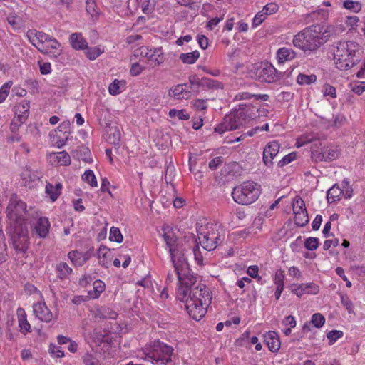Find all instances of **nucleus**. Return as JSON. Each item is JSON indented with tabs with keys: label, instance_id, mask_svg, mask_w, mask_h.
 <instances>
[{
	"label": "nucleus",
	"instance_id": "nucleus-32",
	"mask_svg": "<svg viewBox=\"0 0 365 365\" xmlns=\"http://www.w3.org/2000/svg\"><path fill=\"white\" fill-rule=\"evenodd\" d=\"M105 290V284L101 280H96L93 282V293L89 292L91 298H98Z\"/></svg>",
	"mask_w": 365,
	"mask_h": 365
},
{
	"label": "nucleus",
	"instance_id": "nucleus-27",
	"mask_svg": "<svg viewBox=\"0 0 365 365\" xmlns=\"http://www.w3.org/2000/svg\"><path fill=\"white\" fill-rule=\"evenodd\" d=\"M344 193V190L337 185H334L327 191V199L329 203H333L340 200V196Z\"/></svg>",
	"mask_w": 365,
	"mask_h": 365
},
{
	"label": "nucleus",
	"instance_id": "nucleus-31",
	"mask_svg": "<svg viewBox=\"0 0 365 365\" xmlns=\"http://www.w3.org/2000/svg\"><path fill=\"white\" fill-rule=\"evenodd\" d=\"M202 86H205L210 89L223 88V84L221 82L206 77L202 78Z\"/></svg>",
	"mask_w": 365,
	"mask_h": 365
},
{
	"label": "nucleus",
	"instance_id": "nucleus-35",
	"mask_svg": "<svg viewBox=\"0 0 365 365\" xmlns=\"http://www.w3.org/2000/svg\"><path fill=\"white\" fill-rule=\"evenodd\" d=\"M322 150L325 156V161L333 160L337 158L339 155V150L335 147L326 148Z\"/></svg>",
	"mask_w": 365,
	"mask_h": 365
},
{
	"label": "nucleus",
	"instance_id": "nucleus-22",
	"mask_svg": "<svg viewBox=\"0 0 365 365\" xmlns=\"http://www.w3.org/2000/svg\"><path fill=\"white\" fill-rule=\"evenodd\" d=\"M70 43L71 46L76 50H81L87 48V42L81 34H72L70 36Z\"/></svg>",
	"mask_w": 365,
	"mask_h": 365
},
{
	"label": "nucleus",
	"instance_id": "nucleus-8",
	"mask_svg": "<svg viewBox=\"0 0 365 365\" xmlns=\"http://www.w3.org/2000/svg\"><path fill=\"white\" fill-rule=\"evenodd\" d=\"M256 108L252 106L240 105L230 114L225 115V123H230V128L237 130L245 125L256 117Z\"/></svg>",
	"mask_w": 365,
	"mask_h": 365
},
{
	"label": "nucleus",
	"instance_id": "nucleus-23",
	"mask_svg": "<svg viewBox=\"0 0 365 365\" xmlns=\"http://www.w3.org/2000/svg\"><path fill=\"white\" fill-rule=\"evenodd\" d=\"M99 264L104 267H108L111 259V252L109 249L105 246H101L98 250Z\"/></svg>",
	"mask_w": 365,
	"mask_h": 365
},
{
	"label": "nucleus",
	"instance_id": "nucleus-57",
	"mask_svg": "<svg viewBox=\"0 0 365 365\" xmlns=\"http://www.w3.org/2000/svg\"><path fill=\"white\" fill-rule=\"evenodd\" d=\"M267 14L263 13V9L260 11H259L255 16L254 17L252 20V26L254 27L259 26L266 19Z\"/></svg>",
	"mask_w": 365,
	"mask_h": 365
},
{
	"label": "nucleus",
	"instance_id": "nucleus-1",
	"mask_svg": "<svg viewBox=\"0 0 365 365\" xmlns=\"http://www.w3.org/2000/svg\"><path fill=\"white\" fill-rule=\"evenodd\" d=\"M176 274L179 284L178 299L185 302L186 309L192 319L200 320L212 299L209 289L205 284H197V278L190 273V268L186 272H178Z\"/></svg>",
	"mask_w": 365,
	"mask_h": 365
},
{
	"label": "nucleus",
	"instance_id": "nucleus-29",
	"mask_svg": "<svg viewBox=\"0 0 365 365\" xmlns=\"http://www.w3.org/2000/svg\"><path fill=\"white\" fill-rule=\"evenodd\" d=\"M68 257L75 266H83L86 263L83 259V253L77 250L69 252Z\"/></svg>",
	"mask_w": 365,
	"mask_h": 365
},
{
	"label": "nucleus",
	"instance_id": "nucleus-4",
	"mask_svg": "<svg viewBox=\"0 0 365 365\" xmlns=\"http://www.w3.org/2000/svg\"><path fill=\"white\" fill-rule=\"evenodd\" d=\"M332 52L336 66L339 70H347L355 66L360 60L359 46L354 41H341L332 46Z\"/></svg>",
	"mask_w": 365,
	"mask_h": 365
},
{
	"label": "nucleus",
	"instance_id": "nucleus-11",
	"mask_svg": "<svg viewBox=\"0 0 365 365\" xmlns=\"http://www.w3.org/2000/svg\"><path fill=\"white\" fill-rule=\"evenodd\" d=\"M46 39H44L43 48L40 51L42 53L47 54L50 57L56 58L62 53L61 43L54 38L47 34Z\"/></svg>",
	"mask_w": 365,
	"mask_h": 365
},
{
	"label": "nucleus",
	"instance_id": "nucleus-59",
	"mask_svg": "<svg viewBox=\"0 0 365 365\" xmlns=\"http://www.w3.org/2000/svg\"><path fill=\"white\" fill-rule=\"evenodd\" d=\"M341 302L349 313L353 312V304L347 295H341Z\"/></svg>",
	"mask_w": 365,
	"mask_h": 365
},
{
	"label": "nucleus",
	"instance_id": "nucleus-14",
	"mask_svg": "<svg viewBox=\"0 0 365 365\" xmlns=\"http://www.w3.org/2000/svg\"><path fill=\"white\" fill-rule=\"evenodd\" d=\"M192 91V86H189L188 83L178 84L170 89L169 95L177 99L188 98Z\"/></svg>",
	"mask_w": 365,
	"mask_h": 365
},
{
	"label": "nucleus",
	"instance_id": "nucleus-42",
	"mask_svg": "<svg viewBox=\"0 0 365 365\" xmlns=\"http://www.w3.org/2000/svg\"><path fill=\"white\" fill-rule=\"evenodd\" d=\"M325 322V318L319 313L314 314L311 319V323L317 328L322 327Z\"/></svg>",
	"mask_w": 365,
	"mask_h": 365
},
{
	"label": "nucleus",
	"instance_id": "nucleus-40",
	"mask_svg": "<svg viewBox=\"0 0 365 365\" xmlns=\"http://www.w3.org/2000/svg\"><path fill=\"white\" fill-rule=\"evenodd\" d=\"M109 239L110 240L115 241L116 242H121L123 241V235L119 228L115 227H112L110 228Z\"/></svg>",
	"mask_w": 365,
	"mask_h": 365
},
{
	"label": "nucleus",
	"instance_id": "nucleus-47",
	"mask_svg": "<svg viewBox=\"0 0 365 365\" xmlns=\"http://www.w3.org/2000/svg\"><path fill=\"white\" fill-rule=\"evenodd\" d=\"M262 9L263 13L269 16L275 14L279 9V6L275 2H271L266 4Z\"/></svg>",
	"mask_w": 365,
	"mask_h": 365
},
{
	"label": "nucleus",
	"instance_id": "nucleus-37",
	"mask_svg": "<svg viewBox=\"0 0 365 365\" xmlns=\"http://www.w3.org/2000/svg\"><path fill=\"white\" fill-rule=\"evenodd\" d=\"M86 10L91 17L97 16L98 14V8L94 0H86Z\"/></svg>",
	"mask_w": 365,
	"mask_h": 365
},
{
	"label": "nucleus",
	"instance_id": "nucleus-45",
	"mask_svg": "<svg viewBox=\"0 0 365 365\" xmlns=\"http://www.w3.org/2000/svg\"><path fill=\"white\" fill-rule=\"evenodd\" d=\"M189 86H192L193 91H197L200 86H202V78L200 79L196 75L189 77Z\"/></svg>",
	"mask_w": 365,
	"mask_h": 365
},
{
	"label": "nucleus",
	"instance_id": "nucleus-2",
	"mask_svg": "<svg viewBox=\"0 0 365 365\" xmlns=\"http://www.w3.org/2000/svg\"><path fill=\"white\" fill-rule=\"evenodd\" d=\"M26 215V204L16 196L11 197L7 207V217L10 220L7 232L14 249L23 257L29 245Z\"/></svg>",
	"mask_w": 365,
	"mask_h": 365
},
{
	"label": "nucleus",
	"instance_id": "nucleus-19",
	"mask_svg": "<svg viewBox=\"0 0 365 365\" xmlns=\"http://www.w3.org/2000/svg\"><path fill=\"white\" fill-rule=\"evenodd\" d=\"M50 228V222L47 217H41L38 218L34 227V230L36 235L41 238H44L48 234Z\"/></svg>",
	"mask_w": 365,
	"mask_h": 365
},
{
	"label": "nucleus",
	"instance_id": "nucleus-6",
	"mask_svg": "<svg viewBox=\"0 0 365 365\" xmlns=\"http://www.w3.org/2000/svg\"><path fill=\"white\" fill-rule=\"evenodd\" d=\"M197 237L202 248L207 251L214 250L222 242L219 226L216 224L207 223L197 227Z\"/></svg>",
	"mask_w": 365,
	"mask_h": 365
},
{
	"label": "nucleus",
	"instance_id": "nucleus-61",
	"mask_svg": "<svg viewBox=\"0 0 365 365\" xmlns=\"http://www.w3.org/2000/svg\"><path fill=\"white\" fill-rule=\"evenodd\" d=\"M224 158L222 156H218L215 158H213L210 163H209V168L210 169L214 170L217 168V167L221 165L223 163Z\"/></svg>",
	"mask_w": 365,
	"mask_h": 365
},
{
	"label": "nucleus",
	"instance_id": "nucleus-53",
	"mask_svg": "<svg viewBox=\"0 0 365 365\" xmlns=\"http://www.w3.org/2000/svg\"><path fill=\"white\" fill-rule=\"evenodd\" d=\"M101 51L100 48H98L97 47L88 48L86 53V56L90 60H95L96 58H98L101 55Z\"/></svg>",
	"mask_w": 365,
	"mask_h": 365
},
{
	"label": "nucleus",
	"instance_id": "nucleus-54",
	"mask_svg": "<svg viewBox=\"0 0 365 365\" xmlns=\"http://www.w3.org/2000/svg\"><path fill=\"white\" fill-rule=\"evenodd\" d=\"M284 272L282 269H278L274 275V284L276 287H284Z\"/></svg>",
	"mask_w": 365,
	"mask_h": 365
},
{
	"label": "nucleus",
	"instance_id": "nucleus-20",
	"mask_svg": "<svg viewBox=\"0 0 365 365\" xmlns=\"http://www.w3.org/2000/svg\"><path fill=\"white\" fill-rule=\"evenodd\" d=\"M296 56L295 51L287 47L280 48L277 51V58L279 63L293 60Z\"/></svg>",
	"mask_w": 365,
	"mask_h": 365
},
{
	"label": "nucleus",
	"instance_id": "nucleus-33",
	"mask_svg": "<svg viewBox=\"0 0 365 365\" xmlns=\"http://www.w3.org/2000/svg\"><path fill=\"white\" fill-rule=\"evenodd\" d=\"M294 215V222L297 226L304 227L308 223L309 217L307 210Z\"/></svg>",
	"mask_w": 365,
	"mask_h": 365
},
{
	"label": "nucleus",
	"instance_id": "nucleus-46",
	"mask_svg": "<svg viewBox=\"0 0 365 365\" xmlns=\"http://www.w3.org/2000/svg\"><path fill=\"white\" fill-rule=\"evenodd\" d=\"M83 361L85 365H99L98 359L90 353H86L83 356Z\"/></svg>",
	"mask_w": 365,
	"mask_h": 365
},
{
	"label": "nucleus",
	"instance_id": "nucleus-50",
	"mask_svg": "<svg viewBox=\"0 0 365 365\" xmlns=\"http://www.w3.org/2000/svg\"><path fill=\"white\" fill-rule=\"evenodd\" d=\"M150 53V49L147 46H141L134 51V56L136 57L146 58L148 60Z\"/></svg>",
	"mask_w": 365,
	"mask_h": 365
},
{
	"label": "nucleus",
	"instance_id": "nucleus-5",
	"mask_svg": "<svg viewBox=\"0 0 365 365\" xmlns=\"http://www.w3.org/2000/svg\"><path fill=\"white\" fill-rule=\"evenodd\" d=\"M173 348L158 340L143 349L142 358L153 364L173 365Z\"/></svg>",
	"mask_w": 365,
	"mask_h": 365
},
{
	"label": "nucleus",
	"instance_id": "nucleus-34",
	"mask_svg": "<svg viewBox=\"0 0 365 365\" xmlns=\"http://www.w3.org/2000/svg\"><path fill=\"white\" fill-rule=\"evenodd\" d=\"M317 81V76L314 74L305 75L300 73L297 76V83L300 85H310Z\"/></svg>",
	"mask_w": 365,
	"mask_h": 365
},
{
	"label": "nucleus",
	"instance_id": "nucleus-56",
	"mask_svg": "<svg viewBox=\"0 0 365 365\" xmlns=\"http://www.w3.org/2000/svg\"><path fill=\"white\" fill-rule=\"evenodd\" d=\"M351 90L357 95H361L365 91V81L356 82L351 85Z\"/></svg>",
	"mask_w": 365,
	"mask_h": 365
},
{
	"label": "nucleus",
	"instance_id": "nucleus-64",
	"mask_svg": "<svg viewBox=\"0 0 365 365\" xmlns=\"http://www.w3.org/2000/svg\"><path fill=\"white\" fill-rule=\"evenodd\" d=\"M282 324L286 327L289 326L290 328H293L296 326V321L293 316L289 315L284 319Z\"/></svg>",
	"mask_w": 365,
	"mask_h": 365
},
{
	"label": "nucleus",
	"instance_id": "nucleus-25",
	"mask_svg": "<svg viewBox=\"0 0 365 365\" xmlns=\"http://www.w3.org/2000/svg\"><path fill=\"white\" fill-rule=\"evenodd\" d=\"M61 189L62 185L61 183H57L55 186L51 183H47L46 186V193L49 196L51 201L54 202L61 195Z\"/></svg>",
	"mask_w": 365,
	"mask_h": 365
},
{
	"label": "nucleus",
	"instance_id": "nucleus-41",
	"mask_svg": "<svg viewBox=\"0 0 365 365\" xmlns=\"http://www.w3.org/2000/svg\"><path fill=\"white\" fill-rule=\"evenodd\" d=\"M344 7L354 12H358L361 9V5L359 1H353L351 0H346L344 1Z\"/></svg>",
	"mask_w": 365,
	"mask_h": 365
},
{
	"label": "nucleus",
	"instance_id": "nucleus-51",
	"mask_svg": "<svg viewBox=\"0 0 365 365\" xmlns=\"http://www.w3.org/2000/svg\"><path fill=\"white\" fill-rule=\"evenodd\" d=\"M19 324L21 328V331L24 334H26V333L30 331V324L26 320L25 316H22L21 318L19 319Z\"/></svg>",
	"mask_w": 365,
	"mask_h": 365
},
{
	"label": "nucleus",
	"instance_id": "nucleus-16",
	"mask_svg": "<svg viewBox=\"0 0 365 365\" xmlns=\"http://www.w3.org/2000/svg\"><path fill=\"white\" fill-rule=\"evenodd\" d=\"M34 313L41 321L49 322L53 319V314L45 303H36L34 305Z\"/></svg>",
	"mask_w": 365,
	"mask_h": 365
},
{
	"label": "nucleus",
	"instance_id": "nucleus-9",
	"mask_svg": "<svg viewBox=\"0 0 365 365\" xmlns=\"http://www.w3.org/2000/svg\"><path fill=\"white\" fill-rule=\"evenodd\" d=\"M255 76L258 81L268 83L277 82L283 77V73L269 62H262L255 68Z\"/></svg>",
	"mask_w": 365,
	"mask_h": 365
},
{
	"label": "nucleus",
	"instance_id": "nucleus-30",
	"mask_svg": "<svg viewBox=\"0 0 365 365\" xmlns=\"http://www.w3.org/2000/svg\"><path fill=\"white\" fill-rule=\"evenodd\" d=\"M166 245L169 249V252H173L180 246L177 243V237L173 235L165 234L163 235Z\"/></svg>",
	"mask_w": 365,
	"mask_h": 365
},
{
	"label": "nucleus",
	"instance_id": "nucleus-62",
	"mask_svg": "<svg viewBox=\"0 0 365 365\" xmlns=\"http://www.w3.org/2000/svg\"><path fill=\"white\" fill-rule=\"evenodd\" d=\"M307 284H301L297 286L296 288L292 289V292L297 295L298 297H301L304 294H307Z\"/></svg>",
	"mask_w": 365,
	"mask_h": 365
},
{
	"label": "nucleus",
	"instance_id": "nucleus-44",
	"mask_svg": "<svg viewBox=\"0 0 365 365\" xmlns=\"http://www.w3.org/2000/svg\"><path fill=\"white\" fill-rule=\"evenodd\" d=\"M304 247L309 250H315L319 247V240L317 237H308L304 242Z\"/></svg>",
	"mask_w": 365,
	"mask_h": 365
},
{
	"label": "nucleus",
	"instance_id": "nucleus-26",
	"mask_svg": "<svg viewBox=\"0 0 365 365\" xmlns=\"http://www.w3.org/2000/svg\"><path fill=\"white\" fill-rule=\"evenodd\" d=\"M56 271L57 277L61 280L67 279L73 272L72 269L66 262L58 263L56 265Z\"/></svg>",
	"mask_w": 365,
	"mask_h": 365
},
{
	"label": "nucleus",
	"instance_id": "nucleus-52",
	"mask_svg": "<svg viewBox=\"0 0 365 365\" xmlns=\"http://www.w3.org/2000/svg\"><path fill=\"white\" fill-rule=\"evenodd\" d=\"M296 153H291L283 157L279 162L277 165L280 168L289 164L296 158Z\"/></svg>",
	"mask_w": 365,
	"mask_h": 365
},
{
	"label": "nucleus",
	"instance_id": "nucleus-17",
	"mask_svg": "<svg viewBox=\"0 0 365 365\" xmlns=\"http://www.w3.org/2000/svg\"><path fill=\"white\" fill-rule=\"evenodd\" d=\"M15 118L21 123H25L29 115L30 104L27 101H23L14 106Z\"/></svg>",
	"mask_w": 365,
	"mask_h": 365
},
{
	"label": "nucleus",
	"instance_id": "nucleus-21",
	"mask_svg": "<svg viewBox=\"0 0 365 365\" xmlns=\"http://www.w3.org/2000/svg\"><path fill=\"white\" fill-rule=\"evenodd\" d=\"M164 54L161 48L150 49L148 61L153 67L158 66L163 63Z\"/></svg>",
	"mask_w": 365,
	"mask_h": 365
},
{
	"label": "nucleus",
	"instance_id": "nucleus-49",
	"mask_svg": "<svg viewBox=\"0 0 365 365\" xmlns=\"http://www.w3.org/2000/svg\"><path fill=\"white\" fill-rule=\"evenodd\" d=\"M122 81H118L117 79L114 80L113 82L110 83L108 87L109 93L113 96L119 94L121 92V90L120 88V85Z\"/></svg>",
	"mask_w": 365,
	"mask_h": 365
},
{
	"label": "nucleus",
	"instance_id": "nucleus-39",
	"mask_svg": "<svg viewBox=\"0 0 365 365\" xmlns=\"http://www.w3.org/2000/svg\"><path fill=\"white\" fill-rule=\"evenodd\" d=\"M169 116L170 118L178 117L180 120H188L190 115L184 110L171 109L169 111Z\"/></svg>",
	"mask_w": 365,
	"mask_h": 365
},
{
	"label": "nucleus",
	"instance_id": "nucleus-36",
	"mask_svg": "<svg viewBox=\"0 0 365 365\" xmlns=\"http://www.w3.org/2000/svg\"><path fill=\"white\" fill-rule=\"evenodd\" d=\"M293 212L294 214L304 212L306 210L305 204L300 197H296L292 203Z\"/></svg>",
	"mask_w": 365,
	"mask_h": 365
},
{
	"label": "nucleus",
	"instance_id": "nucleus-38",
	"mask_svg": "<svg viewBox=\"0 0 365 365\" xmlns=\"http://www.w3.org/2000/svg\"><path fill=\"white\" fill-rule=\"evenodd\" d=\"M83 180L90 184L91 187L97 186V180L93 173L91 170H86L82 176Z\"/></svg>",
	"mask_w": 365,
	"mask_h": 365
},
{
	"label": "nucleus",
	"instance_id": "nucleus-55",
	"mask_svg": "<svg viewBox=\"0 0 365 365\" xmlns=\"http://www.w3.org/2000/svg\"><path fill=\"white\" fill-rule=\"evenodd\" d=\"M231 124L225 123V117L224 118L223 122L219 124L215 128V132L219 134L224 133L226 130H233V128H230Z\"/></svg>",
	"mask_w": 365,
	"mask_h": 365
},
{
	"label": "nucleus",
	"instance_id": "nucleus-60",
	"mask_svg": "<svg viewBox=\"0 0 365 365\" xmlns=\"http://www.w3.org/2000/svg\"><path fill=\"white\" fill-rule=\"evenodd\" d=\"M194 108L197 110H204L207 109V100L196 99L192 102Z\"/></svg>",
	"mask_w": 365,
	"mask_h": 365
},
{
	"label": "nucleus",
	"instance_id": "nucleus-7",
	"mask_svg": "<svg viewBox=\"0 0 365 365\" xmlns=\"http://www.w3.org/2000/svg\"><path fill=\"white\" fill-rule=\"evenodd\" d=\"M260 195V188L253 181L244 182L235 187L232 192L233 200L238 204L250 205L255 202Z\"/></svg>",
	"mask_w": 365,
	"mask_h": 365
},
{
	"label": "nucleus",
	"instance_id": "nucleus-43",
	"mask_svg": "<svg viewBox=\"0 0 365 365\" xmlns=\"http://www.w3.org/2000/svg\"><path fill=\"white\" fill-rule=\"evenodd\" d=\"M11 85L12 81H8L0 88V103H3L6 100Z\"/></svg>",
	"mask_w": 365,
	"mask_h": 365
},
{
	"label": "nucleus",
	"instance_id": "nucleus-18",
	"mask_svg": "<svg viewBox=\"0 0 365 365\" xmlns=\"http://www.w3.org/2000/svg\"><path fill=\"white\" fill-rule=\"evenodd\" d=\"M264 341L272 352H277L280 349V340L277 332L270 331L264 334Z\"/></svg>",
	"mask_w": 365,
	"mask_h": 365
},
{
	"label": "nucleus",
	"instance_id": "nucleus-3",
	"mask_svg": "<svg viewBox=\"0 0 365 365\" xmlns=\"http://www.w3.org/2000/svg\"><path fill=\"white\" fill-rule=\"evenodd\" d=\"M336 34L333 26H322L312 25L296 34L293 38V45L304 51H315L327 40Z\"/></svg>",
	"mask_w": 365,
	"mask_h": 365
},
{
	"label": "nucleus",
	"instance_id": "nucleus-63",
	"mask_svg": "<svg viewBox=\"0 0 365 365\" xmlns=\"http://www.w3.org/2000/svg\"><path fill=\"white\" fill-rule=\"evenodd\" d=\"M143 71V67L141 66L138 63H135L132 65L130 73L133 76H136L141 73Z\"/></svg>",
	"mask_w": 365,
	"mask_h": 365
},
{
	"label": "nucleus",
	"instance_id": "nucleus-13",
	"mask_svg": "<svg viewBox=\"0 0 365 365\" xmlns=\"http://www.w3.org/2000/svg\"><path fill=\"white\" fill-rule=\"evenodd\" d=\"M41 177V173L38 170H34L29 167H26L21 174L22 184L29 188L34 187L36 182L39 180Z\"/></svg>",
	"mask_w": 365,
	"mask_h": 365
},
{
	"label": "nucleus",
	"instance_id": "nucleus-28",
	"mask_svg": "<svg viewBox=\"0 0 365 365\" xmlns=\"http://www.w3.org/2000/svg\"><path fill=\"white\" fill-rule=\"evenodd\" d=\"M200 57V53L195 51L190 53H181L179 58L186 64H193Z\"/></svg>",
	"mask_w": 365,
	"mask_h": 365
},
{
	"label": "nucleus",
	"instance_id": "nucleus-58",
	"mask_svg": "<svg viewBox=\"0 0 365 365\" xmlns=\"http://www.w3.org/2000/svg\"><path fill=\"white\" fill-rule=\"evenodd\" d=\"M324 95L325 96H330L331 98H336V88L329 84H325L324 86Z\"/></svg>",
	"mask_w": 365,
	"mask_h": 365
},
{
	"label": "nucleus",
	"instance_id": "nucleus-48",
	"mask_svg": "<svg viewBox=\"0 0 365 365\" xmlns=\"http://www.w3.org/2000/svg\"><path fill=\"white\" fill-rule=\"evenodd\" d=\"M327 336L329 344H333L337 339L343 336V332L339 330H331L327 333Z\"/></svg>",
	"mask_w": 365,
	"mask_h": 365
},
{
	"label": "nucleus",
	"instance_id": "nucleus-15",
	"mask_svg": "<svg viewBox=\"0 0 365 365\" xmlns=\"http://www.w3.org/2000/svg\"><path fill=\"white\" fill-rule=\"evenodd\" d=\"M27 37L29 42L34 46L39 51L43 48V41L47 38V34L36 30H29Z\"/></svg>",
	"mask_w": 365,
	"mask_h": 365
},
{
	"label": "nucleus",
	"instance_id": "nucleus-12",
	"mask_svg": "<svg viewBox=\"0 0 365 365\" xmlns=\"http://www.w3.org/2000/svg\"><path fill=\"white\" fill-rule=\"evenodd\" d=\"M279 148L280 145L277 141H272L265 145L262 155V160L265 166L271 168L273 165V160L277 155Z\"/></svg>",
	"mask_w": 365,
	"mask_h": 365
},
{
	"label": "nucleus",
	"instance_id": "nucleus-24",
	"mask_svg": "<svg viewBox=\"0 0 365 365\" xmlns=\"http://www.w3.org/2000/svg\"><path fill=\"white\" fill-rule=\"evenodd\" d=\"M49 156L51 159L61 165H68L71 163V157L66 151L53 153Z\"/></svg>",
	"mask_w": 365,
	"mask_h": 365
},
{
	"label": "nucleus",
	"instance_id": "nucleus-10",
	"mask_svg": "<svg viewBox=\"0 0 365 365\" xmlns=\"http://www.w3.org/2000/svg\"><path fill=\"white\" fill-rule=\"evenodd\" d=\"M186 252L185 249L180 247L173 252L170 253L173 265L175 268V273L182 271L186 272L187 269L189 268Z\"/></svg>",
	"mask_w": 365,
	"mask_h": 365
}]
</instances>
